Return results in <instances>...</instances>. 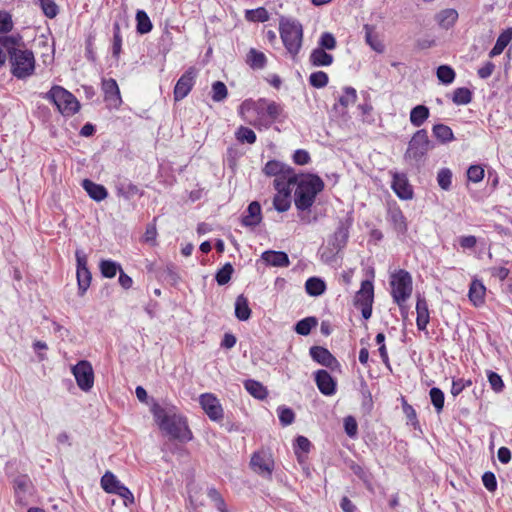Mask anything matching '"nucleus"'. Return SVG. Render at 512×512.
Here are the masks:
<instances>
[{"mask_svg": "<svg viewBox=\"0 0 512 512\" xmlns=\"http://www.w3.org/2000/svg\"><path fill=\"white\" fill-rule=\"evenodd\" d=\"M152 411L160 429L171 438L182 442L191 440L192 434L184 417L176 414L172 409H166L159 405L154 406Z\"/></svg>", "mask_w": 512, "mask_h": 512, "instance_id": "obj_1", "label": "nucleus"}, {"mask_svg": "<svg viewBox=\"0 0 512 512\" xmlns=\"http://www.w3.org/2000/svg\"><path fill=\"white\" fill-rule=\"evenodd\" d=\"M296 189L294 191V203L298 210L306 211L315 202L316 196L324 189L323 180L313 174L297 176L295 174Z\"/></svg>", "mask_w": 512, "mask_h": 512, "instance_id": "obj_2", "label": "nucleus"}, {"mask_svg": "<svg viewBox=\"0 0 512 512\" xmlns=\"http://www.w3.org/2000/svg\"><path fill=\"white\" fill-rule=\"evenodd\" d=\"M279 31L284 47L293 59L299 54L303 42V27L297 20L281 17Z\"/></svg>", "mask_w": 512, "mask_h": 512, "instance_id": "obj_3", "label": "nucleus"}, {"mask_svg": "<svg viewBox=\"0 0 512 512\" xmlns=\"http://www.w3.org/2000/svg\"><path fill=\"white\" fill-rule=\"evenodd\" d=\"M390 286L392 298L405 317L407 314L405 303L413 291V281L410 273L403 269L394 272L390 277Z\"/></svg>", "mask_w": 512, "mask_h": 512, "instance_id": "obj_4", "label": "nucleus"}, {"mask_svg": "<svg viewBox=\"0 0 512 512\" xmlns=\"http://www.w3.org/2000/svg\"><path fill=\"white\" fill-rule=\"evenodd\" d=\"M23 45H15L9 62L11 65V74L17 79H25L31 76L35 70V58L32 51L22 49Z\"/></svg>", "mask_w": 512, "mask_h": 512, "instance_id": "obj_5", "label": "nucleus"}, {"mask_svg": "<svg viewBox=\"0 0 512 512\" xmlns=\"http://www.w3.org/2000/svg\"><path fill=\"white\" fill-rule=\"evenodd\" d=\"M45 98L52 101L64 116H71L80 108L76 97L61 86H53Z\"/></svg>", "mask_w": 512, "mask_h": 512, "instance_id": "obj_6", "label": "nucleus"}, {"mask_svg": "<svg viewBox=\"0 0 512 512\" xmlns=\"http://www.w3.org/2000/svg\"><path fill=\"white\" fill-rule=\"evenodd\" d=\"M431 148L432 144L429 140L427 131L425 129H420L417 130L410 139L404 157L406 160H414L418 162Z\"/></svg>", "mask_w": 512, "mask_h": 512, "instance_id": "obj_7", "label": "nucleus"}, {"mask_svg": "<svg viewBox=\"0 0 512 512\" xmlns=\"http://www.w3.org/2000/svg\"><path fill=\"white\" fill-rule=\"evenodd\" d=\"M72 374L82 391L87 392L91 390L94 384V372L90 362L86 360L79 361L72 367Z\"/></svg>", "mask_w": 512, "mask_h": 512, "instance_id": "obj_8", "label": "nucleus"}, {"mask_svg": "<svg viewBox=\"0 0 512 512\" xmlns=\"http://www.w3.org/2000/svg\"><path fill=\"white\" fill-rule=\"evenodd\" d=\"M199 402L202 409L207 414L210 420L215 422L223 420L224 411L222 405L220 404V401L217 399L215 395H213L212 393H204L200 395Z\"/></svg>", "mask_w": 512, "mask_h": 512, "instance_id": "obj_9", "label": "nucleus"}, {"mask_svg": "<svg viewBox=\"0 0 512 512\" xmlns=\"http://www.w3.org/2000/svg\"><path fill=\"white\" fill-rule=\"evenodd\" d=\"M250 466L254 472L262 476H271L274 469V460L269 452L261 450L252 455Z\"/></svg>", "mask_w": 512, "mask_h": 512, "instance_id": "obj_10", "label": "nucleus"}, {"mask_svg": "<svg viewBox=\"0 0 512 512\" xmlns=\"http://www.w3.org/2000/svg\"><path fill=\"white\" fill-rule=\"evenodd\" d=\"M77 262V282L79 294L82 296L90 286L91 273L87 267V256L81 251L77 250L75 253Z\"/></svg>", "mask_w": 512, "mask_h": 512, "instance_id": "obj_11", "label": "nucleus"}, {"mask_svg": "<svg viewBox=\"0 0 512 512\" xmlns=\"http://www.w3.org/2000/svg\"><path fill=\"white\" fill-rule=\"evenodd\" d=\"M197 70L195 67H190L188 70L178 79L174 87V99L180 101L184 99L191 91L196 78Z\"/></svg>", "mask_w": 512, "mask_h": 512, "instance_id": "obj_12", "label": "nucleus"}, {"mask_svg": "<svg viewBox=\"0 0 512 512\" xmlns=\"http://www.w3.org/2000/svg\"><path fill=\"white\" fill-rule=\"evenodd\" d=\"M15 45H24L20 34L0 36V68L5 65L7 56H11L12 51L15 49Z\"/></svg>", "mask_w": 512, "mask_h": 512, "instance_id": "obj_13", "label": "nucleus"}, {"mask_svg": "<svg viewBox=\"0 0 512 512\" xmlns=\"http://www.w3.org/2000/svg\"><path fill=\"white\" fill-rule=\"evenodd\" d=\"M263 171L268 176H283L284 178H287L290 183L295 180V173L293 169L276 160L267 162Z\"/></svg>", "mask_w": 512, "mask_h": 512, "instance_id": "obj_14", "label": "nucleus"}, {"mask_svg": "<svg viewBox=\"0 0 512 512\" xmlns=\"http://www.w3.org/2000/svg\"><path fill=\"white\" fill-rule=\"evenodd\" d=\"M392 189L401 199L408 200L413 197L412 187L408 183L407 177L404 174H393Z\"/></svg>", "mask_w": 512, "mask_h": 512, "instance_id": "obj_15", "label": "nucleus"}, {"mask_svg": "<svg viewBox=\"0 0 512 512\" xmlns=\"http://www.w3.org/2000/svg\"><path fill=\"white\" fill-rule=\"evenodd\" d=\"M315 382L324 395L330 396L336 392V382L326 370H318L315 374Z\"/></svg>", "mask_w": 512, "mask_h": 512, "instance_id": "obj_16", "label": "nucleus"}, {"mask_svg": "<svg viewBox=\"0 0 512 512\" xmlns=\"http://www.w3.org/2000/svg\"><path fill=\"white\" fill-rule=\"evenodd\" d=\"M31 480L26 475H21L14 480L15 501L19 505H26V497L31 488Z\"/></svg>", "mask_w": 512, "mask_h": 512, "instance_id": "obj_17", "label": "nucleus"}, {"mask_svg": "<svg viewBox=\"0 0 512 512\" xmlns=\"http://www.w3.org/2000/svg\"><path fill=\"white\" fill-rule=\"evenodd\" d=\"M310 355L314 361L329 368H332L333 365L337 363L336 358L330 353V351L321 346L311 347Z\"/></svg>", "mask_w": 512, "mask_h": 512, "instance_id": "obj_18", "label": "nucleus"}, {"mask_svg": "<svg viewBox=\"0 0 512 512\" xmlns=\"http://www.w3.org/2000/svg\"><path fill=\"white\" fill-rule=\"evenodd\" d=\"M261 220V206L259 202L253 201L249 204L245 214L242 217V224L246 227H254L260 224Z\"/></svg>", "mask_w": 512, "mask_h": 512, "instance_id": "obj_19", "label": "nucleus"}, {"mask_svg": "<svg viewBox=\"0 0 512 512\" xmlns=\"http://www.w3.org/2000/svg\"><path fill=\"white\" fill-rule=\"evenodd\" d=\"M374 301V287L373 283L370 280H365L361 283L360 290L356 293L354 304L365 305V304H373Z\"/></svg>", "mask_w": 512, "mask_h": 512, "instance_id": "obj_20", "label": "nucleus"}, {"mask_svg": "<svg viewBox=\"0 0 512 512\" xmlns=\"http://www.w3.org/2000/svg\"><path fill=\"white\" fill-rule=\"evenodd\" d=\"M416 312H417V318H416V324L417 328L419 330H425L429 321H430V313L428 309L427 301L424 297L418 295L417 296V303H416Z\"/></svg>", "mask_w": 512, "mask_h": 512, "instance_id": "obj_21", "label": "nucleus"}, {"mask_svg": "<svg viewBox=\"0 0 512 512\" xmlns=\"http://www.w3.org/2000/svg\"><path fill=\"white\" fill-rule=\"evenodd\" d=\"M262 260L274 267H287L290 264L288 255L281 251H266L261 256Z\"/></svg>", "mask_w": 512, "mask_h": 512, "instance_id": "obj_22", "label": "nucleus"}, {"mask_svg": "<svg viewBox=\"0 0 512 512\" xmlns=\"http://www.w3.org/2000/svg\"><path fill=\"white\" fill-rule=\"evenodd\" d=\"M82 186L95 201H102L108 196V192L103 185L96 184L89 179L83 180Z\"/></svg>", "mask_w": 512, "mask_h": 512, "instance_id": "obj_23", "label": "nucleus"}, {"mask_svg": "<svg viewBox=\"0 0 512 512\" xmlns=\"http://www.w3.org/2000/svg\"><path fill=\"white\" fill-rule=\"evenodd\" d=\"M388 220L398 233L404 234L407 231L406 218L398 207L388 210Z\"/></svg>", "mask_w": 512, "mask_h": 512, "instance_id": "obj_24", "label": "nucleus"}, {"mask_svg": "<svg viewBox=\"0 0 512 512\" xmlns=\"http://www.w3.org/2000/svg\"><path fill=\"white\" fill-rule=\"evenodd\" d=\"M351 222L349 220L340 221L337 230L333 236V246L340 250L346 245L348 236H349V227Z\"/></svg>", "mask_w": 512, "mask_h": 512, "instance_id": "obj_25", "label": "nucleus"}, {"mask_svg": "<svg viewBox=\"0 0 512 512\" xmlns=\"http://www.w3.org/2000/svg\"><path fill=\"white\" fill-rule=\"evenodd\" d=\"M458 19V12L455 9H444L435 15V20L441 28L449 29Z\"/></svg>", "mask_w": 512, "mask_h": 512, "instance_id": "obj_26", "label": "nucleus"}, {"mask_svg": "<svg viewBox=\"0 0 512 512\" xmlns=\"http://www.w3.org/2000/svg\"><path fill=\"white\" fill-rule=\"evenodd\" d=\"M486 288L479 280L472 281L469 289V299L475 306H480L484 303Z\"/></svg>", "mask_w": 512, "mask_h": 512, "instance_id": "obj_27", "label": "nucleus"}, {"mask_svg": "<svg viewBox=\"0 0 512 512\" xmlns=\"http://www.w3.org/2000/svg\"><path fill=\"white\" fill-rule=\"evenodd\" d=\"M309 61L315 67L329 66L333 63V56L322 48H315L310 54Z\"/></svg>", "mask_w": 512, "mask_h": 512, "instance_id": "obj_28", "label": "nucleus"}, {"mask_svg": "<svg viewBox=\"0 0 512 512\" xmlns=\"http://www.w3.org/2000/svg\"><path fill=\"white\" fill-rule=\"evenodd\" d=\"M430 116V110L425 105H417L410 111V122L414 127L422 126Z\"/></svg>", "mask_w": 512, "mask_h": 512, "instance_id": "obj_29", "label": "nucleus"}, {"mask_svg": "<svg viewBox=\"0 0 512 512\" xmlns=\"http://www.w3.org/2000/svg\"><path fill=\"white\" fill-rule=\"evenodd\" d=\"M235 316L240 321H246L251 316L248 299L243 295H239L235 301Z\"/></svg>", "mask_w": 512, "mask_h": 512, "instance_id": "obj_30", "label": "nucleus"}, {"mask_svg": "<svg viewBox=\"0 0 512 512\" xmlns=\"http://www.w3.org/2000/svg\"><path fill=\"white\" fill-rule=\"evenodd\" d=\"M244 387L247 390V392L256 399L263 400L268 395L266 387L256 380H246L244 382Z\"/></svg>", "mask_w": 512, "mask_h": 512, "instance_id": "obj_31", "label": "nucleus"}, {"mask_svg": "<svg viewBox=\"0 0 512 512\" xmlns=\"http://www.w3.org/2000/svg\"><path fill=\"white\" fill-rule=\"evenodd\" d=\"M512 39V30L507 29L499 35L494 47L489 52L491 58L500 55Z\"/></svg>", "mask_w": 512, "mask_h": 512, "instance_id": "obj_32", "label": "nucleus"}, {"mask_svg": "<svg viewBox=\"0 0 512 512\" xmlns=\"http://www.w3.org/2000/svg\"><path fill=\"white\" fill-rule=\"evenodd\" d=\"M433 136L441 143H448L454 140L452 129L444 124H436L432 128Z\"/></svg>", "mask_w": 512, "mask_h": 512, "instance_id": "obj_33", "label": "nucleus"}, {"mask_svg": "<svg viewBox=\"0 0 512 512\" xmlns=\"http://www.w3.org/2000/svg\"><path fill=\"white\" fill-rule=\"evenodd\" d=\"M325 282L318 277H311L305 283V290L310 296H320L325 292Z\"/></svg>", "mask_w": 512, "mask_h": 512, "instance_id": "obj_34", "label": "nucleus"}, {"mask_svg": "<svg viewBox=\"0 0 512 512\" xmlns=\"http://www.w3.org/2000/svg\"><path fill=\"white\" fill-rule=\"evenodd\" d=\"M118 196H121L127 200L133 198L136 195H142L140 189L133 183H120L116 187Z\"/></svg>", "mask_w": 512, "mask_h": 512, "instance_id": "obj_35", "label": "nucleus"}, {"mask_svg": "<svg viewBox=\"0 0 512 512\" xmlns=\"http://www.w3.org/2000/svg\"><path fill=\"white\" fill-rule=\"evenodd\" d=\"M247 63L253 69H262L266 65V56L264 53L252 48L247 54Z\"/></svg>", "mask_w": 512, "mask_h": 512, "instance_id": "obj_36", "label": "nucleus"}, {"mask_svg": "<svg viewBox=\"0 0 512 512\" xmlns=\"http://www.w3.org/2000/svg\"><path fill=\"white\" fill-rule=\"evenodd\" d=\"M123 484L115 477V475L107 471L101 478V486L108 493H114L118 486Z\"/></svg>", "mask_w": 512, "mask_h": 512, "instance_id": "obj_37", "label": "nucleus"}, {"mask_svg": "<svg viewBox=\"0 0 512 512\" xmlns=\"http://www.w3.org/2000/svg\"><path fill=\"white\" fill-rule=\"evenodd\" d=\"M137 32L146 34L152 30V23L147 13L143 10H138L136 13Z\"/></svg>", "mask_w": 512, "mask_h": 512, "instance_id": "obj_38", "label": "nucleus"}, {"mask_svg": "<svg viewBox=\"0 0 512 512\" xmlns=\"http://www.w3.org/2000/svg\"><path fill=\"white\" fill-rule=\"evenodd\" d=\"M258 105L260 108L266 107V112L272 120H276L283 111L282 106L274 101L268 102L265 99H260Z\"/></svg>", "mask_w": 512, "mask_h": 512, "instance_id": "obj_39", "label": "nucleus"}, {"mask_svg": "<svg viewBox=\"0 0 512 512\" xmlns=\"http://www.w3.org/2000/svg\"><path fill=\"white\" fill-rule=\"evenodd\" d=\"M245 17L251 22H266L269 20L270 15L264 7L247 10Z\"/></svg>", "mask_w": 512, "mask_h": 512, "instance_id": "obj_40", "label": "nucleus"}, {"mask_svg": "<svg viewBox=\"0 0 512 512\" xmlns=\"http://www.w3.org/2000/svg\"><path fill=\"white\" fill-rule=\"evenodd\" d=\"M99 267L102 275L106 278L115 277L117 272L121 270L120 264L111 260H102Z\"/></svg>", "mask_w": 512, "mask_h": 512, "instance_id": "obj_41", "label": "nucleus"}, {"mask_svg": "<svg viewBox=\"0 0 512 512\" xmlns=\"http://www.w3.org/2000/svg\"><path fill=\"white\" fill-rule=\"evenodd\" d=\"M316 325L317 319L315 317H307L297 322L295 331L300 335L306 336Z\"/></svg>", "mask_w": 512, "mask_h": 512, "instance_id": "obj_42", "label": "nucleus"}, {"mask_svg": "<svg viewBox=\"0 0 512 512\" xmlns=\"http://www.w3.org/2000/svg\"><path fill=\"white\" fill-rule=\"evenodd\" d=\"M472 100V93L468 88L461 87L457 88L452 97V101L456 105H466L470 103Z\"/></svg>", "mask_w": 512, "mask_h": 512, "instance_id": "obj_43", "label": "nucleus"}, {"mask_svg": "<svg viewBox=\"0 0 512 512\" xmlns=\"http://www.w3.org/2000/svg\"><path fill=\"white\" fill-rule=\"evenodd\" d=\"M429 396L431 399V403L433 404L436 412L439 414L442 412L444 407V393L441 389L437 387H433L429 391Z\"/></svg>", "mask_w": 512, "mask_h": 512, "instance_id": "obj_44", "label": "nucleus"}, {"mask_svg": "<svg viewBox=\"0 0 512 512\" xmlns=\"http://www.w3.org/2000/svg\"><path fill=\"white\" fill-rule=\"evenodd\" d=\"M365 29V38L367 44L376 52H383L384 45L382 42L377 38L376 35L373 34L372 28L369 25L364 26Z\"/></svg>", "mask_w": 512, "mask_h": 512, "instance_id": "obj_45", "label": "nucleus"}, {"mask_svg": "<svg viewBox=\"0 0 512 512\" xmlns=\"http://www.w3.org/2000/svg\"><path fill=\"white\" fill-rule=\"evenodd\" d=\"M290 194L291 193L285 192L275 195L273 199V206L278 212H285L290 208Z\"/></svg>", "mask_w": 512, "mask_h": 512, "instance_id": "obj_46", "label": "nucleus"}, {"mask_svg": "<svg viewBox=\"0 0 512 512\" xmlns=\"http://www.w3.org/2000/svg\"><path fill=\"white\" fill-rule=\"evenodd\" d=\"M235 137L241 143L246 142L248 144H253L256 141L255 132L252 129L244 126H240L238 128V130L235 133Z\"/></svg>", "mask_w": 512, "mask_h": 512, "instance_id": "obj_47", "label": "nucleus"}, {"mask_svg": "<svg viewBox=\"0 0 512 512\" xmlns=\"http://www.w3.org/2000/svg\"><path fill=\"white\" fill-rule=\"evenodd\" d=\"M102 89L105 93L106 98L113 99V98H119V88L117 85V82L110 78V79H104L102 81Z\"/></svg>", "mask_w": 512, "mask_h": 512, "instance_id": "obj_48", "label": "nucleus"}, {"mask_svg": "<svg viewBox=\"0 0 512 512\" xmlns=\"http://www.w3.org/2000/svg\"><path fill=\"white\" fill-rule=\"evenodd\" d=\"M437 77L443 84H451L455 79V72L450 66L441 65L437 68Z\"/></svg>", "mask_w": 512, "mask_h": 512, "instance_id": "obj_49", "label": "nucleus"}, {"mask_svg": "<svg viewBox=\"0 0 512 512\" xmlns=\"http://www.w3.org/2000/svg\"><path fill=\"white\" fill-rule=\"evenodd\" d=\"M12 16L6 11H0V36H7L13 30Z\"/></svg>", "mask_w": 512, "mask_h": 512, "instance_id": "obj_50", "label": "nucleus"}, {"mask_svg": "<svg viewBox=\"0 0 512 512\" xmlns=\"http://www.w3.org/2000/svg\"><path fill=\"white\" fill-rule=\"evenodd\" d=\"M44 15L50 19L59 13V7L53 0H38Z\"/></svg>", "mask_w": 512, "mask_h": 512, "instance_id": "obj_51", "label": "nucleus"}, {"mask_svg": "<svg viewBox=\"0 0 512 512\" xmlns=\"http://www.w3.org/2000/svg\"><path fill=\"white\" fill-rule=\"evenodd\" d=\"M452 172L448 168H442L437 175L438 185L445 191L451 187Z\"/></svg>", "mask_w": 512, "mask_h": 512, "instance_id": "obj_52", "label": "nucleus"}, {"mask_svg": "<svg viewBox=\"0 0 512 512\" xmlns=\"http://www.w3.org/2000/svg\"><path fill=\"white\" fill-rule=\"evenodd\" d=\"M234 269L230 263H226L216 274V281L219 285L227 284L233 273Z\"/></svg>", "mask_w": 512, "mask_h": 512, "instance_id": "obj_53", "label": "nucleus"}, {"mask_svg": "<svg viewBox=\"0 0 512 512\" xmlns=\"http://www.w3.org/2000/svg\"><path fill=\"white\" fill-rule=\"evenodd\" d=\"M309 83L315 88H323L328 83V75L323 71L313 72L309 77Z\"/></svg>", "mask_w": 512, "mask_h": 512, "instance_id": "obj_54", "label": "nucleus"}, {"mask_svg": "<svg viewBox=\"0 0 512 512\" xmlns=\"http://www.w3.org/2000/svg\"><path fill=\"white\" fill-rule=\"evenodd\" d=\"M227 97V87L221 81H216L212 85V99L215 102H220Z\"/></svg>", "mask_w": 512, "mask_h": 512, "instance_id": "obj_55", "label": "nucleus"}, {"mask_svg": "<svg viewBox=\"0 0 512 512\" xmlns=\"http://www.w3.org/2000/svg\"><path fill=\"white\" fill-rule=\"evenodd\" d=\"M356 99H357L356 90L352 87H345L343 95H341L339 97V103L344 108H346L349 105L355 103Z\"/></svg>", "mask_w": 512, "mask_h": 512, "instance_id": "obj_56", "label": "nucleus"}, {"mask_svg": "<svg viewBox=\"0 0 512 512\" xmlns=\"http://www.w3.org/2000/svg\"><path fill=\"white\" fill-rule=\"evenodd\" d=\"M113 46H112V53L113 56L118 58L121 52V46H122V38L120 35V26L118 23H114L113 25Z\"/></svg>", "mask_w": 512, "mask_h": 512, "instance_id": "obj_57", "label": "nucleus"}, {"mask_svg": "<svg viewBox=\"0 0 512 512\" xmlns=\"http://www.w3.org/2000/svg\"><path fill=\"white\" fill-rule=\"evenodd\" d=\"M323 50H333L336 48V39L333 34L324 32L319 40V47Z\"/></svg>", "mask_w": 512, "mask_h": 512, "instance_id": "obj_58", "label": "nucleus"}, {"mask_svg": "<svg viewBox=\"0 0 512 512\" xmlns=\"http://www.w3.org/2000/svg\"><path fill=\"white\" fill-rule=\"evenodd\" d=\"M295 183H290L287 178H284L283 176H278L274 179V187L277 190V194L280 193H291L292 188L291 186H294Z\"/></svg>", "mask_w": 512, "mask_h": 512, "instance_id": "obj_59", "label": "nucleus"}, {"mask_svg": "<svg viewBox=\"0 0 512 512\" xmlns=\"http://www.w3.org/2000/svg\"><path fill=\"white\" fill-rule=\"evenodd\" d=\"M467 177L470 181L478 183L484 178V169L480 165H471L467 170Z\"/></svg>", "mask_w": 512, "mask_h": 512, "instance_id": "obj_60", "label": "nucleus"}, {"mask_svg": "<svg viewBox=\"0 0 512 512\" xmlns=\"http://www.w3.org/2000/svg\"><path fill=\"white\" fill-rule=\"evenodd\" d=\"M344 430L350 438H354L357 435L358 425L353 416H347L344 418Z\"/></svg>", "mask_w": 512, "mask_h": 512, "instance_id": "obj_61", "label": "nucleus"}, {"mask_svg": "<svg viewBox=\"0 0 512 512\" xmlns=\"http://www.w3.org/2000/svg\"><path fill=\"white\" fill-rule=\"evenodd\" d=\"M488 381H489L491 388L495 392L498 393L503 390V388H504L503 380H502L501 376L499 374H497L496 372H493V371L488 372Z\"/></svg>", "mask_w": 512, "mask_h": 512, "instance_id": "obj_62", "label": "nucleus"}, {"mask_svg": "<svg viewBox=\"0 0 512 512\" xmlns=\"http://www.w3.org/2000/svg\"><path fill=\"white\" fill-rule=\"evenodd\" d=\"M279 420L283 426L290 425L294 422L295 414L290 408L280 407L279 408Z\"/></svg>", "mask_w": 512, "mask_h": 512, "instance_id": "obj_63", "label": "nucleus"}, {"mask_svg": "<svg viewBox=\"0 0 512 512\" xmlns=\"http://www.w3.org/2000/svg\"><path fill=\"white\" fill-rule=\"evenodd\" d=\"M163 276L165 280H167L172 285H176L180 280V276L177 273L175 266L172 264H169L165 267L163 271Z\"/></svg>", "mask_w": 512, "mask_h": 512, "instance_id": "obj_64", "label": "nucleus"}]
</instances>
